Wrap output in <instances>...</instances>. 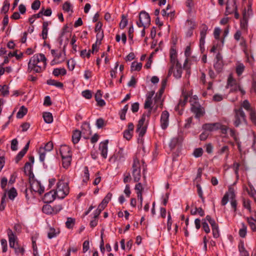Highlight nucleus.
Returning <instances> with one entry per match:
<instances>
[{
	"instance_id": "6e6d98bb",
	"label": "nucleus",
	"mask_w": 256,
	"mask_h": 256,
	"mask_svg": "<svg viewBox=\"0 0 256 256\" xmlns=\"http://www.w3.org/2000/svg\"><path fill=\"white\" fill-rule=\"evenodd\" d=\"M230 134L236 142H238V138L236 134V131L233 128H230L229 130Z\"/></svg>"
},
{
	"instance_id": "e433bc0d",
	"label": "nucleus",
	"mask_w": 256,
	"mask_h": 256,
	"mask_svg": "<svg viewBox=\"0 0 256 256\" xmlns=\"http://www.w3.org/2000/svg\"><path fill=\"white\" fill-rule=\"evenodd\" d=\"M229 147L228 146H224L222 148H220L218 152V153L222 155L224 154H226V158H228L229 155Z\"/></svg>"
},
{
	"instance_id": "c756f323",
	"label": "nucleus",
	"mask_w": 256,
	"mask_h": 256,
	"mask_svg": "<svg viewBox=\"0 0 256 256\" xmlns=\"http://www.w3.org/2000/svg\"><path fill=\"white\" fill-rule=\"evenodd\" d=\"M188 95L186 94H183L182 96L180 97V98L179 100L178 104V107L182 106L183 107L188 102Z\"/></svg>"
},
{
	"instance_id": "f704fd0d",
	"label": "nucleus",
	"mask_w": 256,
	"mask_h": 256,
	"mask_svg": "<svg viewBox=\"0 0 256 256\" xmlns=\"http://www.w3.org/2000/svg\"><path fill=\"white\" fill-rule=\"evenodd\" d=\"M60 233V231L58 230H56L54 228H50L49 229V231L48 232V237L51 239L54 238Z\"/></svg>"
},
{
	"instance_id": "0e129e2a",
	"label": "nucleus",
	"mask_w": 256,
	"mask_h": 256,
	"mask_svg": "<svg viewBox=\"0 0 256 256\" xmlns=\"http://www.w3.org/2000/svg\"><path fill=\"white\" fill-rule=\"evenodd\" d=\"M202 226L204 230L206 233L208 234L210 232V229L209 228L208 224L206 222V219L202 220Z\"/></svg>"
},
{
	"instance_id": "2eb2a0df",
	"label": "nucleus",
	"mask_w": 256,
	"mask_h": 256,
	"mask_svg": "<svg viewBox=\"0 0 256 256\" xmlns=\"http://www.w3.org/2000/svg\"><path fill=\"white\" fill-rule=\"evenodd\" d=\"M7 234L10 246L14 247L15 244L16 246H18V238L11 229L8 228L7 230Z\"/></svg>"
},
{
	"instance_id": "bb28decb",
	"label": "nucleus",
	"mask_w": 256,
	"mask_h": 256,
	"mask_svg": "<svg viewBox=\"0 0 256 256\" xmlns=\"http://www.w3.org/2000/svg\"><path fill=\"white\" fill-rule=\"evenodd\" d=\"M82 135V132L78 130H75L72 136V141L74 144L78 143Z\"/></svg>"
},
{
	"instance_id": "9b49d317",
	"label": "nucleus",
	"mask_w": 256,
	"mask_h": 256,
	"mask_svg": "<svg viewBox=\"0 0 256 256\" xmlns=\"http://www.w3.org/2000/svg\"><path fill=\"white\" fill-rule=\"evenodd\" d=\"M214 68L218 72H222L224 66V62L222 54L218 52L216 54L214 64Z\"/></svg>"
},
{
	"instance_id": "052dcab7",
	"label": "nucleus",
	"mask_w": 256,
	"mask_h": 256,
	"mask_svg": "<svg viewBox=\"0 0 256 256\" xmlns=\"http://www.w3.org/2000/svg\"><path fill=\"white\" fill-rule=\"evenodd\" d=\"M250 112V118L252 122L256 124V112L254 109L251 110Z\"/></svg>"
},
{
	"instance_id": "ddd939ff",
	"label": "nucleus",
	"mask_w": 256,
	"mask_h": 256,
	"mask_svg": "<svg viewBox=\"0 0 256 256\" xmlns=\"http://www.w3.org/2000/svg\"><path fill=\"white\" fill-rule=\"evenodd\" d=\"M232 197H236L234 190V188L230 186L228 191L224 194L222 200V205L225 206L228 203V200H230Z\"/></svg>"
},
{
	"instance_id": "0eeeda50",
	"label": "nucleus",
	"mask_w": 256,
	"mask_h": 256,
	"mask_svg": "<svg viewBox=\"0 0 256 256\" xmlns=\"http://www.w3.org/2000/svg\"><path fill=\"white\" fill-rule=\"evenodd\" d=\"M182 68L180 62L173 64H170L168 72V76L172 74L176 78H180L182 77Z\"/></svg>"
},
{
	"instance_id": "7ed1b4c3",
	"label": "nucleus",
	"mask_w": 256,
	"mask_h": 256,
	"mask_svg": "<svg viewBox=\"0 0 256 256\" xmlns=\"http://www.w3.org/2000/svg\"><path fill=\"white\" fill-rule=\"evenodd\" d=\"M226 88H230V92H236L238 90L242 95L246 93L240 86V81L234 78L232 74H230L228 76Z\"/></svg>"
},
{
	"instance_id": "7c9ffc66",
	"label": "nucleus",
	"mask_w": 256,
	"mask_h": 256,
	"mask_svg": "<svg viewBox=\"0 0 256 256\" xmlns=\"http://www.w3.org/2000/svg\"><path fill=\"white\" fill-rule=\"evenodd\" d=\"M8 198L11 200H14L15 198H16L18 196V193L16 189L14 188H11L8 192Z\"/></svg>"
},
{
	"instance_id": "37998d69",
	"label": "nucleus",
	"mask_w": 256,
	"mask_h": 256,
	"mask_svg": "<svg viewBox=\"0 0 256 256\" xmlns=\"http://www.w3.org/2000/svg\"><path fill=\"white\" fill-rule=\"evenodd\" d=\"M242 106L248 112H250L254 109L248 100H244L242 102Z\"/></svg>"
},
{
	"instance_id": "4be33fe9",
	"label": "nucleus",
	"mask_w": 256,
	"mask_h": 256,
	"mask_svg": "<svg viewBox=\"0 0 256 256\" xmlns=\"http://www.w3.org/2000/svg\"><path fill=\"white\" fill-rule=\"evenodd\" d=\"M220 122L208 123L202 125V129L205 131L212 132L218 130Z\"/></svg>"
},
{
	"instance_id": "6e6552de",
	"label": "nucleus",
	"mask_w": 256,
	"mask_h": 256,
	"mask_svg": "<svg viewBox=\"0 0 256 256\" xmlns=\"http://www.w3.org/2000/svg\"><path fill=\"white\" fill-rule=\"evenodd\" d=\"M30 188L34 192H37L40 194L44 190V188L42 186L40 182L34 178V176H30L29 178Z\"/></svg>"
},
{
	"instance_id": "39448f33",
	"label": "nucleus",
	"mask_w": 256,
	"mask_h": 256,
	"mask_svg": "<svg viewBox=\"0 0 256 256\" xmlns=\"http://www.w3.org/2000/svg\"><path fill=\"white\" fill-rule=\"evenodd\" d=\"M141 164L137 158H134L132 165V175L134 182H138L141 178Z\"/></svg>"
},
{
	"instance_id": "f257e3e1",
	"label": "nucleus",
	"mask_w": 256,
	"mask_h": 256,
	"mask_svg": "<svg viewBox=\"0 0 256 256\" xmlns=\"http://www.w3.org/2000/svg\"><path fill=\"white\" fill-rule=\"evenodd\" d=\"M46 58L42 54H36L30 59L28 64V70L30 72H41L46 68Z\"/></svg>"
},
{
	"instance_id": "69168bd1",
	"label": "nucleus",
	"mask_w": 256,
	"mask_h": 256,
	"mask_svg": "<svg viewBox=\"0 0 256 256\" xmlns=\"http://www.w3.org/2000/svg\"><path fill=\"white\" fill-rule=\"evenodd\" d=\"M132 132L125 130L124 132V137L127 140H130L132 136Z\"/></svg>"
},
{
	"instance_id": "3c124183",
	"label": "nucleus",
	"mask_w": 256,
	"mask_h": 256,
	"mask_svg": "<svg viewBox=\"0 0 256 256\" xmlns=\"http://www.w3.org/2000/svg\"><path fill=\"white\" fill-rule=\"evenodd\" d=\"M203 154V150L201 148H196L193 152L194 156L196 158L200 157Z\"/></svg>"
},
{
	"instance_id": "2f4dec72",
	"label": "nucleus",
	"mask_w": 256,
	"mask_h": 256,
	"mask_svg": "<svg viewBox=\"0 0 256 256\" xmlns=\"http://www.w3.org/2000/svg\"><path fill=\"white\" fill-rule=\"evenodd\" d=\"M28 112V109L24 106H22L18 112L16 114V117L19 118H21L24 117V115L26 114Z\"/></svg>"
},
{
	"instance_id": "cd10ccee",
	"label": "nucleus",
	"mask_w": 256,
	"mask_h": 256,
	"mask_svg": "<svg viewBox=\"0 0 256 256\" xmlns=\"http://www.w3.org/2000/svg\"><path fill=\"white\" fill-rule=\"evenodd\" d=\"M43 118L44 122L48 124H50L53 121V116L50 112H44L43 114Z\"/></svg>"
},
{
	"instance_id": "338daca9",
	"label": "nucleus",
	"mask_w": 256,
	"mask_h": 256,
	"mask_svg": "<svg viewBox=\"0 0 256 256\" xmlns=\"http://www.w3.org/2000/svg\"><path fill=\"white\" fill-rule=\"evenodd\" d=\"M42 148L44 149V150H46V152H48L52 150L53 144L52 142H49L46 144L44 147Z\"/></svg>"
},
{
	"instance_id": "f03ea898",
	"label": "nucleus",
	"mask_w": 256,
	"mask_h": 256,
	"mask_svg": "<svg viewBox=\"0 0 256 256\" xmlns=\"http://www.w3.org/2000/svg\"><path fill=\"white\" fill-rule=\"evenodd\" d=\"M56 197L62 199L69 193V187L68 182L60 180L56 184V188L54 192Z\"/></svg>"
},
{
	"instance_id": "20e7f679",
	"label": "nucleus",
	"mask_w": 256,
	"mask_h": 256,
	"mask_svg": "<svg viewBox=\"0 0 256 256\" xmlns=\"http://www.w3.org/2000/svg\"><path fill=\"white\" fill-rule=\"evenodd\" d=\"M234 112V124L236 127H238L243 124H246V116L242 108L235 109Z\"/></svg>"
},
{
	"instance_id": "4d7b16f0",
	"label": "nucleus",
	"mask_w": 256,
	"mask_h": 256,
	"mask_svg": "<svg viewBox=\"0 0 256 256\" xmlns=\"http://www.w3.org/2000/svg\"><path fill=\"white\" fill-rule=\"evenodd\" d=\"M243 206L247 208L250 212L251 211L250 201L248 199H243Z\"/></svg>"
},
{
	"instance_id": "dca6fc26",
	"label": "nucleus",
	"mask_w": 256,
	"mask_h": 256,
	"mask_svg": "<svg viewBox=\"0 0 256 256\" xmlns=\"http://www.w3.org/2000/svg\"><path fill=\"white\" fill-rule=\"evenodd\" d=\"M126 154L122 148H120L110 158V161L124 160Z\"/></svg>"
},
{
	"instance_id": "473e14b6",
	"label": "nucleus",
	"mask_w": 256,
	"mask_h": 256,
	"mask_svg": "<svg viewBox=\"0 0 256 256\" xmlns=\"http://www.w3.org/2000/svg\"><path fill=\"white\" fill-rule=\"evenodd\" d=\"M242 227L240 229L238 234L241 238H245L247 233V226L244 223L241 224Z\"/></svg>"
},
{
	"instance_id": "09e8293b",
	"label": "nucleus",
	"mask_w": 256,
	"mask_h": 256,
	"mask_svg": "<svg viewBox=\"0 0 256 256\" xmlns=\"http://www.w3.org/2000/svg\"><path fill=\"white\" fill-rule=\"evenodd\" d=\"M0 92L3 96H8L9 93L8 86L6 85H4L2 86H0Z\"/></svg>"
},
{
	"instance_id": "8fccbe9b",
	"label": "nucleus",
	"mask_w": 256,
	"mask_h": 256,
	"mask_svg": "<svg viewBox=\"0 0 256 256\" xmlns=\"http://www.w3.org/2000/svg\"><path fill=\"white\" fill-rule=\"evenodd\" d=\"M190 46H187L184 52V54L186 57V59L184 64V66H185L186 64L188 62V57L190 55Z\"/></svg>"
},
{
	"instance_id": "13d9d810",
	"label": "nucleus",
	"mask_w": 256,
	"mask_h": 256,
	"mask_svg": "<svg viewBox=\"0 0 256 256\" xmlns=\"http://www.w3.org/2000/svg\"><path fill=\"white\" fill-rule=\"evenodd\" d=\"M218 128V130H220L221 133L224 134H227L228 130H230L227 126L222 125L220 123V126Z\"/></svg>"
},
{
	"instance_id": "6ab92c4d",
	"label": "nucleus",
	"mask_w": 256,
	"mask_h": 256,
	"mask_svg": "<svg viewBox=\"0 0 256 256\" xmlns=\"http://www.w3.org/2000/svg\"><path fill=\"white\" fill-rule=\"evenodd\" d=\"M208 30V27L206 24H202L200 26V47L204 46L205 38Z\"/></svg>"
},
{
	"instance_id": "a211bd4d",
	"label": "nucleus",
	"mask_w": 256,
	"mask_h": 256,
	"mask_svg": "<svg viewBox=\"0 0 256 256\" xmlns=\"http://www.w3.org/2000/svg\"><path fill=\"white\" fill-rule=\"evenodd\" d=\"M108 140H106L101 142L99 146V150L100 152V154L103 158H106L108 156Z\"/></svg>"
},
{
	"instance_id": "4c0bfd02",
	"label": "nucleus",
	"mask_w": 256,
	"mask_h": 256,
	"mask_svg": "<svg viewBox=\"0 0 256 256\" xmlns=\"http://www.w3.org/2000/svg\"><path fill=\"white\" fill-rule=\"evenodd\" d=\"M66 73V71L64 68H54L52 72L53 74L56 76H58L60 74L64 76Z\"/></svg>"
},
{
	"instance_id": "f8f14e48",
	"label": "nucleus",
	"mask_w": 256,
	"mask_h": 256,
	"mask_svg": "<svg viewBox=\"0 0 256 256\" xmlns=\"http://www.w3.org/2000/svg\"><path fill=\"white\" fill-rule=\"evenodd\" d=\"M236 0H227L226 14L229 15L234 13L238 10Z\"/></svg>"
},
{
	"instance_id": "5701e85b",
	"label": "nucleus",
	"mask_w": 256,
	"mask_h": 256,
	"mask_svg": "<svg viewBox=\"0 0 256 256\" xmlns=\"http://www.w3.org/2000/svg\"><path fill=\"white\" fill-rule=\"evenodd\" d=\"M60 152L62 158L72 156L70 148L66 145L62 146L60 149Z\"/></svg>"
},
{
	"instance_id": "1a4fd4ad",
	"label": "nucleus",
	"mask_w": 256,
	"mask_h": 256,
	"mask_svg": "<svg viewBox=\"0 0 256 256\" xmlns=\"http://www.w3.org/2000/svg\"><path fill=\"white\" fill-rule=\"evenodd\" d=\"M146 120V116L143 114L141 118L138 120L136 126V132L138 133L139 137H142L146 130V127L144 126Z\"/></svg>"
},
{
	"instance_id": "e2e57ef3",
	"label": "nucleus",
	"mask_w": 256,
	"mask_h": 256,
	"mask_svg": "<svg viewBox=\"0 0 256 256\" xmlns=\"http://www.w3.org/2000/svg\"><path fill=\"white\" fill-rule=\"evenodd\" d=\"M7 183H8V180L6 178L4 177L1 179L0 187L2 190H4L5 191L4 192H6V187L7 185Z\"/></svg>"
},
{
	"instance_id": "864d4df0",
	"label": "nucleus",
	"mask_w": 256,
	"mask_h": 256,
	"mask_svg": "<svg viewBox=\"0 0 256 256\" xmlns=\"http://www.w3.org/2000/svg\"><path fill=\"white\" fill-rule=\"evenodd\" d=\"M18 248H15V254L16 255L21 254L23 256L24 252V249L22 246H21L19 244H18Z\"/></svg>"
},
{
	"instance_id": "49530a36",
	"label": "nucleus",
	"mask_w": 256,
	"mask_h": 256,
	"mask_svg": "<svg viewBox=\"0 0 256 256\" xmlns=\"http://www.w3.org/2000/svg\"><path fill=\"white\" fill-rule=\"evenodd\" d=\"M128 108V104H126L120 112V118L122 120L126 119V114Z\"/></svg>"
},
{
	"instance_id": "a19ab883",
	"label": "nucleus",
	"mask_w": 256,
	"mask_h": 256,
	"mask_svg": "<svg viewBox=\"0 0 256 256\" xmlns=\"http://www.w3.org/2000/svg\"><path fill=\"white\" fill-rule=\"evenodd\" d=\"M244 66L242 63H238L236 66V72L237 74L240 76L243 72L244 70Z\"/></svg>"
},
{
	"instance_id": "412c9836",
	"label": "nucleus",
	"mask_w": 256,
	"mask_h": 256,
	"mask_svg": "<svg viewBox=\"0 0 256 256\" xmlns=\"http://www.w3.org/2000/svg\"><path fill=\"white\" fill-rule=\"evenodd\" d=\"M192 112L195 114L196 118H200L204 114V110L200 104H197L195 106L191 107Z\"/></svg>"
},
{
	"instance_id": "f3484780",
	"label": "nucleus",
	"mask_w": 256,
	"mask_h": 256,
	"mask_svg": "<svg viewBox=\"0 0 256 256\" xmlns=\"http://www.w3.org/2000/svg\"><path fill=\"white\" fill-rule=\"evenodd\" d=\"M169 114L168 111L162 112L160 116V126L163 130H165L168 126Z\"/></svg>"
},
{
	"instance_id": "79ce46f5",
	"label": "nucleus",
	"mask_w": 256,
	"mask_h": 256,
	"mask_svg": "<svg viewBox=\"0 0 256 256\" xmlns=\"http://www.w3.org/2000/svg\"><path fill=\"white\" fill-rule=\"evenodd\" d=\"M46 152L43 148L42 147H40L38 150V154L40 156V160L41 162H44L46 157Z\"/></svg>"
},
{
	"instance_id": "5fc2aeb1",
	"label": "nucleus",
	"mask_w": 256,
	"mask_h": 256,
	"mask_svg": "<svg viewBox=\"0 0 256 256\" xmlns=\"http://www.w3.org/2000/svg\"><path fill=\"white\" fill-rule=\"evenodd\" d=\"M10 7V3L9 2L6 0L4 2V6L1 10L2 12H4V14L6 13Z\"/></svg>"
},
{
	"instance_id": "4468645a",
	"label": "nucleus",
	"mask_w": 256,
	"mask_h": 256,
	"mask_svg": "<svg viewBox=\"0 0 256 256\" xmlns=\"http://www.w3.org/2000/svg\"><path fill=\"white\" fill-rule=\"evenodd\" d=\"M249 16L246 14V10H244L242 13V18L240 20V28L244 33H247L248 27V20Z\"/></svg>"
},
{
	"instance_id": "ea45409f",
	"label": "nucleus",
	"mask_w": 256,
	"mask_h": 256,
	"mask_svg": "<svg viewBox=\"0 0 256 256\" xmlns=\"http://www.w3.org/2000/svg\"><path fill=\"white\" fill-rule=\"evenodd\" d=\"M47 84L48 85L54 86L58 88H62L63 86V84L61 82H58L54 80H47Z\"/></svg>"
},
{
	"instance_id": "de8ad7c7",
	"label": "nucleus",
	"mask_w": 256,
	"mask_h": 256,
	"mask_svg": "<svg viewBox=\"0 0 256 256\" xmlns=\"http://www.w3.org/2000/svg\"><path fill=\"white\" fill-rule=\"evenodd\" d=\"M74 219L72 218H68L66 222V228H72L74 225Z\"/></svg>"
},
{
	"instance_id": "58836bf2",
	"label": "nucleus",
	"mask_w": 256,
	"mask_h": 256,
	"mask_svg": "<svg viewBox=\"0 0 256 256\" xmlns=\"http://www.w3.org/2000/svg\"><path fill=\"white\" fill-rule=\"evenodd\" d=\"M246 220L252 232H256V223L254 221L252 217L247 218Z\"/></svg>"
},
{
	"instance_id": "9d476101",
	"label": "nucleus",
	"mask_w": 256,
	"mask_h": 256,
	"mask_svg": "<svg viewBox=\"0 0 256 256\" xmlns=\"http://www.w3.org/2000/svg\"><path fill=\"white\" fill-rule=\"evenodd\" d=\"M186 34L187 37H190L193 34L194 30L196 28V24L194 21L188 20L185 25Z\"/></svg>"
},
{
	"instance_id": "c9c22d12",
	"label": "nucleus",
	"mask_w": 256,
	"mask_h": 256,
	"mask_svg": "<svg viewBox=\"0 0 256 256\" xmlns=\"http://www.w3.org/2000/svg\"><path fill=\"white\" fill-rule=\"evenodd\" d=\"M142 64L136 62H133L131 65L132 71H140L142 68Z\"/></svg>"
},
{
	"instance_id": "a878e982",
	"label": "nucleus",
	"mask_w": 256,
	"mask_h": 256,
	"mask_svg": "<svg viewBox=\"0 0 256 256\" xmlns=\"http://www.w3.org/2000/svg\"><path fill=\"white\" fill-rule=\"evenodd\" d=\"M51 24L50 22H44L42 23V36L44 40H46L48 36V26Z\"/></svg>"
},
{
	"instance_id": "bf43d9fd",
	"label": "nucleus",
	"mask_w": 256,
	"mask_h": 256,
	"mask_svg": "<svg viewBox=\"0 0 256 256\" xmlns=\"http://www.w3.org/2000/svg\"><path fill=\"white\" fill-rule=\"evenodd\" d=\"M96 42H98V44L100 45L101 44V40L104 38V34L103 32H96Z\"/></svg>"
},
{
	"instance_id": "72a5a7b5",
	"label": "nucleus",
	"mask_w": 256,
	"mask_h": 256,
	"mask_svg": "<svg viewBox=\"0 0 256 256\" xmlns=\"http://www.w3.org/2000/svg\"><path fill=\"white\" fill-rule=\"evenodd\" d=\"M62 166L65 168H68L70 166L72 161V156L62 158Z\"/></svg>"
},
{
	"instance_id": "c03bdc74",
	"label": "nucleus",
	"mask_w": 256,
	"mask_h": 256,
	"mask_svg": "<svg viewBox=\"0 0 256 256\" xmlns=\"http://www.w3.org/2000/svg\"><path fill=\"white\" fill-rule=\"evenodd\" d=\"M152 100L151 99H148V98H146V100L145 101V102H144V108L146 109V108H150L149 110H148V113L149 114H150L151 112V111H152Z\"/></svg>"
},
{
	"instance_id": "393cba45",
	"label": "nucleus",
	"mask_w": 256,
	"mask_h": 256,
	"mask_svg": "<svg viewBox=\"0 0 256 256\" xmlns=\"http://www.w3.org/2000/svg\"><path fill=\"white\" fill-rule=\"evenodd\" d=\"M56 198L57 197L55 194L54 192L50 191L44 194V199L45 201V202L50 203L53 202Z\"/></svg>"
},
{
	"instance_id": "774afa93",
	"label": "nucleus",
	"mask_w": 256,
	"mask_h": 256,
	"mask_svg": "<svg viewBox=\"0 0 256 256\" xmlns=\"http://www.w3.org/2000/svg\"><path fill=\"white\" fill-rule=\"evenodd\" d=\"M82 96L86 99H90L92 96V94L90 90H86L82 92Z\"/></svg>"
},
{
	"instance_id": "c85d7f7f",
	"label": "nucleus",
	"mask_w": 256,
	"mask_h": 256,
	"mask_svg": "<svg viewBox=\"0 0 256 256\" xmlns=\"http://www.w3.org/2000/svg\"><path fill=\"white\" fill-rule=\"evenodd\" d=\"M29 144H30V142H28L26 144V146H24V148L20 152H19V153L16 156V159L18 160H20L26 154V152L28 151V148H29Z\"/></svg>"
},
{
	"instance_id": "a18cd8bd",
	"label": "nucleus",
	"mask_w": 256,
	"mask_h": 256,
	"mask_svg": "<svg viewBox=\"0 0 256 256\" xmlns=\"http://www.w3.org/2000/svg\"><path fill=\"white\" fill-rule=\"evenodd\" d=\"M190 102L191 105V107H194L197 104H200L198 102V96H192L190 97Z\"/></svg>"
},
{
	"instance_id": "b1692460",
	"label": "nucleus",
	"mask_w": 256,
	"mask_h": 256,
	"mask_svg": "<svg viewBox=\"0 0 256 256\" xmlns=\"http://www.w3.org/2000/svg\"><path fill=\"white\" fill-rule=\"evenodd\" d=\"M170 65H174V64H178V62H179L177 59V52L176 50L174 47H172L170 50Z\"/></svg>"
},
{
	"instance_id": "423d86ee",
	"label": "nucleus",
	"mask_w": 256,
	"mask_h": 256,
	"mask_svg": "<svg viewBox=\"0 0 256 256\" xmlns=\"http://www.w3.org/2000/svg\"><path fill=\"white\" fill-rule=\"evenodd\" d=\"M138 27L146 28L150 24V18L148 13L145 12H142L139 14V20L136 22Z\"/></svg>"
},
{
	"instance_id": "aec40b11",
	"label": "nucleus",
	"mask_w": 256,
	"mask_h": 256,
	"mask_svg": "<svg viewBox=\"0 0 256 256\" xmlns=\"http://www.w3.org/2000/svg\"><path fill=\"white\" fill-rule=\"evenodd\" d=\"M183 140V138L182 134H179L178 135L173 138L169 144V146L171 150L174 148L176 146L180 144Z\"/></svg>"
},
{
	"instance_id": "680f3d73",
	"label": "nucleus",
	"mask_w": 256,
	"mask_h": 256,
	"mask_svg": "<svg viewBox=\"0 0 256 256\" xmlns=\"http://www.w3.org/2000/svg\"><path fill=\"white\" fill-rule=\"evenodd\" d=\"M40 6V2L39 0H35L32 4V8L33 10H38Z\"/></svg>"
},
{
	"instance_id": "603ef678",
	"label": "nucleus",
	"mask_w": 256,
	"mask_h": 256,
	"mask_svg": "<svg viewBox=\"0 0 256 256\" xmlns=\"http://www.w3.org/2000/svg\"><path fill=\"white\" fill-rule=\"evenodd\" d=\"M42 212L46 214H50L52 212V208L50 205H45L42 207Z\"/></svg>"
}]
</instances>
